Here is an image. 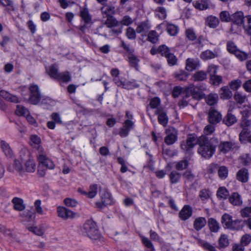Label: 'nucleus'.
<instances>
[{"label": "nucleus", "instance_id": "13", "mask_svg": "<svg viewBox=\"0 0 251 251\" xmlns=\"http://www.w3.org/2000/svg\"><path fill=\"white\" fill-rule=\"evenodd\" d=\"M58 216L64 219H67L69 218H73L75 217V213L66 208L64 207H58L57 208Z\"/></svg>", "mask_w": 251, "mask_h": 251}, {"label": "nucleus", "instance_id": "26", "mask_svg": "<svg viewBox=\"0 0 251 251\" xmlns=\"http://www.w3.org/2000/svg\"><path fill=\"white\" fill-rule=\"evenodd\" d=\"M237 119L235 115L231 114L229 110L226 115L223 119V122L227 126H230L236 123Z\"/></svg>", "mask_w": 251, "mask_h": 251}, {"label": "nucleus", "instance_id": "15", "mask_svg": "<svg viewBox=\"0 0 251 251\" xmlns=\"http://www.w3.org/2000/svg\"><path fill=\"white\" fill-rule=\"evenodd\" d=\"M0 147L6 157L10 158H12L13 157V151L8 143L5 141L1 140L0 142Z\"/></svg>", "mask_w": 251, "mask_h": 251}, {"label": "nucleus", "instance_id": "42", "mask_svg": "<svg viewBox=\"0 0 251 251\" xmlns=\"http://www.w3.org/2000/svg\"><path fill=\"white\" fill-rule=\"evenodd\" d=\"M217 196L219 199H226L229 196V192L226 187H221L217 192Z\"/></svg>", "mask_w": 251, "mask_h": 251}, {"label": "nucleus", "instance_id": "2", "mask_svg": "<svg viewBox=\"0 0 251 251\" xmlns=\"http://www.w3.org/2000/svg\"><path fill=\"white\" fill-rule=\"evenodd\" d=\"M221 223L225 228L231 230H239L243 227L240 220H233L232 216L227 213H225L222 216Z\"/></svg>", "mask_w": 251, "mask_h": 251}, {"label": "nucleus", "instance_id": "56", "mask_svg": "<svg viewBox=\"0 0 251 251\" xmlns=\"http://www.w3.org/2000/svg\"><path fill=\"white\" fill-rule=\"evenodd\" d=\"M129 62L132 67L135 68L136 70L138 69V63L139 60L136 56L133 54H129L128 56Z\"/></svg>", "mask_w": 251, "mask_h": 251}, {"label": "nucleus", "instance_id": "22", "mask_svg": "<svg viewBox=\"0 0 251 251\" xmlns=\"http://www.w3.org/2000/svg\"><path fill=\"white\" fill-rule=\"evenodd\" d=\"M101 11L103 15H105V17H110L113 16L115 13V7L112 5L105 4L101 8Z\"/></svg>", "mask_w": 251, "mask_h": 251}, {"label": "nucleus", "instance_id": "61", "mask_svg": "<svg viewBox=\"0 0 251 251\" xmlns=\"http://www.w3.org/2000/svg\"><path fill=\"white\" fill-rule=\"evenodd\" d=\"M21 216L25 218L28 221H32L35 218V215L30 211H25L23 213L20 214Z\"/></svg>", "mask_w": 251, "mask_h": 251}, {"label": "nucleus", "instance_id": "64", "mask_svg": "<svg viewBox=\"0 0 251 251\" xmlns=\"http://www.w3.org/2000/svg\"><path fill=\"white\" fill-rule=\"evenodd\" d=\"M247 19V24H243V26L247 32L251 35V15L246 17Z\"/></svg>", "mask_w": 251, "mask_h": 251}, {"label": "nucleus", "instance_id": "52", "mask_svg": "<svg viewBox=\"0 0 251 251\" xmlns=\"http://www.w3.org/2000/svg\"><path fill=\"white\" fill-rule=\"evenodd\" d=\"M26 170L27 172H33L36 169V165L34 160H28L25 163Z\"/></svg>", "mask_w": 251, "mask_h": 251}, {"label": "nucleus", "instance_id": "23", "mask_svg": "<svg viewBox=\"0 0 251 251\" xmlns=\"http://www.w3.org/2000/svg\"><path fill=\"white\" fill-rule=\"evenodd\" d=\"M12 202L14 205V209L15 210L22 211L25 208L24 200L21 198L14 197L12 200Z\"/></svg>", "mask_w": 251, "mask_h": 251}, {"label": "nucleus", "instance_id": "29", "mask_svg": "<svg viewBox=\"0 0 251 251\" xmlns=\"http://www.w3.org/2000/svg\"><path fill=\"white\" fill-rule=\"evenodd\" d=\"M220 96L221 99L227 100L232 96V92L227 86L222 87L219 91Z\"/></svg>", "mask_w": 251, "mask_h": 251}, {"label": "nucleus", "instance_id": "49", "mask_svg": "<svg viewBox=\"0 0 251 251\" xmlns=\"http://www.w3.org/2000/svg\"><path fill=\"white\" fill-rule=\"evenodd\" d=\"M158 40V35L155 30H151L148 35V40L151 43L154 44Z\"/></svg>", "mask_w": 251, "mask_h": 251}, {"label": "nucleus", "instance_id": "30", "mask_svg": "<svg viewBox=\"0 0 251 251\" xmlns=\"http://www.w3.org/2000/svg\"><path fill=\"white\" fill-rule=\"evenodd\" d=\"M105 196L108 198V200L104 199L103 197L102 198V201L101 202H97L96 203V206L99 208H102L107 205L111 204L112 203L111 196L109 193L105 192Z\"/></svg>", "mask_w": 251, "mask_h": 251}, {"label": "nucleus", "instance_id": "48", "mask_svg": "<svg viewBox=\"0 0 251 251\" xmlns=\"http://www.w3.org/2000/svg\"><path fill=\"white\" fill-rule=\"evenodd\" d=\"M198 243L203 247L205 249L209 251H216L215 248L208 243L201 240L199 238H197Z\"/></svg>", "mask_w": 251, "mask_h": 251}, {"label": "nucleus", "instance_id": "11", "mask_svg": "<svg viewBox=\"0 0 251 251\" xmlns=\"http://www.w3.org/2000/svg\"><path fill=\"white\" fill-rule=\"evenodd\" d=\"M155 114L158 116L159 123L163 126H166L168 124L169 118L165 110L163 108L159 107L156 110Z\"/></svg>", "mask_w": 251, "mask_h": 251}, {"label": "nucleus", "instance_id": "31", "mask_svg": "<svg viewBox=\"0 0 251 251\" xmlns=\"http://www.w3.org/2000/svg\"><path fill=\"white\" fill-rule=\"evenodd\" d=\"M206 220L204 217L197 218L194 222V227L197 230H200L206 224Z\"/></svg>", "mask_w": 251, "mask_h": 251}, {"label": "nucleus", "instance_id": "40", "mask_svg": "<svg viewBox=\"0 0 251 251\" xmlns=\"http://www.w3.org/2000/svg\"><path fill=\"white\" fill-rule=\"evenodd\" d=\"M207 0H201V1H195L193 2V5L195 7L198 9L201 10H206L209 7Z\"/></svg>", "mask_w": 251, "mask_h": 251}, {"label": "nucleus", "instance_id": "12", "mask_svg": "<svg viewBox=\"0 0 251 251\" xmlns=\"http://www.w3.org/2000/svg\"><path fill=\"white\" fill-rule=\"evenodd\" d=\"M167 136L165 138V143L171 145L173 144L177 140V132L175 128L169 127L166 130Z\"/></svg>", "mask_w": 251, "mask_h": 251}, {"label": "nucleus", "instance_id": "38", "mask_svg": "<svg viewBox=\"0 0 251 251\" xmlns=\"http://www.w3.org/2000/svg\"><path fill=\"white\" fill-rule=\"evenodd\" d=\"M174 78L179 81H184L187 79L188 74L185 71L179 70L173 74Z\"/></svg>", "mask_w": 251, "mask_h": 251}, {"label": "nucleus", "instance_id": "50", "mask_svg": "<svg viewBox=\"0 0 251 251\" xmlns=\"http://www.w3.org/2000/svg\"><path fill=\"white\" fill-rule=\"evenodd\" d=\"M71 79L70 73L66 71L63 73H60L58 78L57 80L62 81L63 82H68Z\"/></svg>", "mask_w": 251, "mask_h": 251}, {"label": "nucleus", "instance_id": "58", "mask_svg": "<svg viewBox=\"0 0 251 251\" xmlns=\"http://www.w3.org/2000/svg\"><path fill=\"white\" fill-rule=\"evenodd\" d=\"M139 86V85L137 82L135 80H133L125 82L123 88L126 89H132L135 88H137Z\"/></svg>", "mask_w": 251, "mask_h": 251}, {"label": "nucleus", "instance_id": "6", "mask_svg": "<svg viewBox=\"0 0 251 251\" xmlns=\"http://www.w3.org/2000/svg\"><path fill=\"white\" fill-rule=\"evenodd\" d=\"M29 91L30 92L29 102L32 104H37L42 97L38 86L37 85H31L29 87Z\"/></svg>", "mask_w": 251, "mask_h": 251}, {"label": "nucleus", "instance_id": "60", "mask_svg": "<svg viewBox=\"0 0 251 251\" xmlns=\"http://www.w3.org/2000/svg\"><path fill=\"white\" fill-rule=\"evenodd\" d=\"M28 113V110L25 107L20 105H18L17 106V109L16 110V113L17 115L25 116V115H26Z\"/></svg>", "mask_w": 251, "mask_h": 251}, {"label": "nucleus", "instance_id": "20", "mask_svg": "<svg viewBox=\"0 0 251 251\" xmlns=\"http://www.w3.org/2000/svg\"><path fill=\"white\" fill-rule=\"evenodd\" d=\"M80 16L86 24H89L92 23V16L86 7L80 8Z\"/></svg>", "mask_w": 251, "mask_h": 251}, {"label": "nucleus", "instance_id": "9", "mask_svg": "<svg viewBox=\"0 0 251 251\" xmlns=\"http://www.w3.org/2000/svg\"><path fill=\"white\" fill-rule=\"evenodd\" d=\"M222 119V115L215 109L211 108L208 112V120L212 125H215L219 123Z\"/></svg>", "mask_w": 251, "mask_h": 251}, {"label": "nucleus", "instance_id": "28", "mask_svg": "<svg viewBox=\"0 0 251 251\" xmlns=\"http://www.w3.org/2000/svg\"><path fill=\"white\" fill-rule=\"evenodd\" d=\"M194 81H201L207 78V73L204 71H198L195 72L192 76Z\"/></svg>", "mask_w": 251, "mask_h": 251}, {"label": "nucleus", "instance_id": "21", "mask_svg": "<svg viewBox=\"0 0 251 251\" xmlns=\"http://www.w3.org/2000/svg\"><path fill=\"white\" fill-rule=\"evenodd\" d=\"M0 96L5 100L14 103L20 102L19 98L15 95H13L4 90L0 91Z\"/></svg>", "mask_w": 251, "mask_h": 251}, {"label": "nucleus", "instance_id": "27", "mask_svg": "<svg viewBox=\"0 0 251 251\" xmlns=\"http://www.w3.org/2000/svg\"><path fill=\"white\" fill-rule=\"evenodd\" d=\"M234 145L235 144L230 141L223 142L219 145V149L221 152L226 153L234 147Z\"/></svg>", "mask_w": 251, "mask_h": 251}, {"label": "nucleus", "instance_id": "7", "mask_svg": "<svg viewBox=\"0 0 251 251\" xmlns=\"http://www.w3.org/2000/svg\"><path fill=\"white\" fill-rule=\"evenodd\" d=\"M134 127V122L129 119H126L123 124V126L120 129L119 134L123 138L128 135L129 131Z\"/></svg>", "mask_w": 251, "mask_h": 251}, {"label": "nucleus", "instance_id": "14", "mask_svg": "<svg viewBox=\"0 0 251 251\" xmlns=\"http://www.w3.org/2000/svg\"><path fill=\"white\" fill-rule=\"evenodd\" d=\"M193 210L189 205H185L179 213V218L185 221L188 219L192 215Z\"/></svg>", "mask_w": 251, "mask_h": 251}, {"label": "nucleus", "instance_id": "57", "mask_svg": "<svg viewBox=\"0 0 251 251\" xmlns=\"http://www.w3.org/2000/svg\"><path fill=\"white\" fill-rule=\"evenodd\" d=\"M165 57L169 66H172L176 64L177 59L176 56L171 52Z\"/></svg>", "mask_w": 251, "mask_h": 251}, {"label": "nucleus", "instance_id": "51", "mask_svg": "<svg viewBox=\"0 0 251 251\" xmlns=\"http://www.w3.org/2000/svg\"><path fill=\"white\" fill-rule=\"evenodd\" d=\"M188 165V161L186 159H184L176 162L175 168L177 170L181 171L187 168Z\"/></svg>", "mask_w": 251, "mask_h": 251}, {"label": "nucleus", "instance_id": "32", "mask_svg": "<svg viewBox=\"0 0 251 251\" xmlns=\"http://www.w3.org/2000/svg\"><path fill=\"white\" fill-rule=\"evenodd\" d=\"M231 203L234 205H240L242 203L241 196L238 193H233L229 199Z\"/></svg>", "mask_w": 251, "mask_h": 251}, {"label": "nucleus", "instance_id": "8", "mask_svg": "<svg viewBox=\"0 0 251 251\" xmlns=\"http://www.w3.org/2000/svg\"><path fill=\"white\" fill-rule=\"evenodd\" d=\"M240 125L243 129L239 134V139L241 142H244L246 141L247 138L248 139L249 137L248 136L251 132L250 126L251 125V121H245L244 122H241Z\"/></svg>", "mask_w": 251, "mask_h": 251}, {"label": "nucleus", "instance_id": "45", "mask_svg": "<svg viewBox=\"0 0 251 251\" xmlns=\"http://www.w3.org/2000/svg\"><path fill=\"white\" fill-rule=\"evenodd\" d=\"M88 193V198L92 199L94 198L98 193V185L92 184L89 186V191Z\"/></svg>", "mask_w": 251, "mask_h": 251}, {"label": "nucleus", "instance_id": "53", "mask_svg": "<svg viewBox=\"0 0 251 251\" xmlns=\"http://www.w3.org/2000/svg\"><path fill=\"white\" fill-rule=\"evenodd\" d=\"M186 38L190 41H194L197 39V36L194 29L188 28L185 31Z\"/></svg>", "mask_w": 251, "mask_h": 251}, {"label": "nucleus", "instance_id": "3", "mask_svg": "<svg viewBox=\"0 0 251 251\" xmlns=\"http://www.w3.org/2000/svg\"><path fill=\"white\" fill-rule=\"evenodd\" d=\"M226 47L228 51L234 54L240 61H244L249 58V54L238 50L233 42L231 41H228Z\"/></svg>", "mask_w": 251, "mask_h": 251}, {"label": "nucleus", "instance_id": "10", "mask_svg": "<svg viewBox=\"0 0 251 251\" xmlns=\"http://www.w3.org/2000/svg\"><path fill=\"white\" fill-rule=\"evenodd\" d=\"M186 89L187 92L190 93L195 99L201 100L205 97L204 94L200 92L198 86L194 84H190Z\"/></svg>", "mask_w": 251, "mask_h": 251}, {"label": "nucleus", "instance_id": "44", "mask_svg": "<svg viewBox=\"0 0 251 251\" xmlns=\"http://www.w3.org/2000/svg\"><path fill=\"white\" fill-rule=\"evenodd\" d=\"M156 16L161 20L165 19L167 17L166 10L164 7H158L155 10Z\"/></svg>", "mask_w": 251, "mask_h": 251}, {"label": "nucleus", "instance_id": "16", "mask_svg": "<svg viewBox=\"0 0 251 251\" xmlns=\"http://www.w3.org/2000/svg\"><path fill=\"white\" fill-rule=\"evenodd\" d=\"M244 16L243 13L242 11H238L231 15V21L234 25H237L238 26H241L243 25V20Z\"/></svg>", "mask_w": 251, "mask_h": 251}, {"label": "nucleus", "instance_id": "62", "mask_svg": "<svg viewBox=\"0 0 251 251\" xmlns=\"http://www.w3.org/2000/svg\"><path fill=\"white\" fill-rule=\"evenodd\" d=\"M234 99L237 103L242 104L245 102L246 97L238 92H237L234 94Z\"/></svg>", "mask_w": 251, "mask_h": 251}, {"label": "nucleus", "instance_id": "25", "mask_svg": "<svg viewBox=\"0 0 251 251\" xmlns=\"http://www.w3.org/2000/svg\"><path fill=\"white\" fill-rule=\"evenodd\" d=\"M237 180L242 182H246L249 179V173L246 169L242 168L238 171L236 175Z\"/></svg>", "mask_w": 251, "mask_h": 251}, {"label": "nucleus", "instance_id": "35", "mask_svg": "<svg viewBox=\"0 0 251 251\" xmlns=\"http://www.w3.org/2000/svg\"><path fill=\"white\" fill-rule=\"evenodd\" d=\"M48 73L50 77L55 79H57L60 74L58 72L57 66L55 64L50 66Z\"/></svg>", "mask_w": 251, "mask_h": 251}, {"label": "nucleus", "instance_id": "55", "mask_svg": "<svg viewBox=\"0 0 251 251\" xmlns=\"http://www.w3.org/2000/svg\"><path fill=\"white\" fill-rule=\"evenodd\" d=\"M210 83L214 85H219L222 82V77L216 74L210 77Z\"/></svg>", "mask_w": 251, "mask_h": 251}, {"label": "nucleus", "instance_id": "63", "mask_svg": "<svg viewBox=\"0 0 251 251\" xmlns=\"http://www.w3.org/2000/svg\"><path fill=\"white\" fill-rule=\"evenodd\" d=\"M242 81L240 79H237L232 80L229 84L230 88L233 90H236L241 85Z\"/></svg>", "mask_w": 251, "mask_h": 251}, {"label": "nucleus", "instance_id": "17", "mask_svg": "<svg viewBox=\"0 0 251 251\" xmlns=\"http://www.w3.org/2000/svg\"><path fill=\"white\" fill-rule=\"evenodd\" d=\"M205 24L210 28H215L218 26L220 20L217 17L210 15L205 18Z\"/></svg>", "mask_w": 251, "mask_h": 251}, {"label": "nucleus", "instance_id": "41", "mask_svg": "<svg viewBox=\"0 0 251 251\" xmlns=\"http://www.w3.org/2000/svg\"><path fill=\"white\" fill-rule=\"evenodd\" d=\"M218 100V96L216 94H210L205 98L206 103L211 106L217 103Z\"/></svg>", "mask_w": 251, "mask_h": 251}, {"label": "nucleus", "instance_id": "59", "mask_svg": "<svg viewBox=\"0 0 251 251\" xmlns=\"http://www.w3.org/2000/svg\"><path fill=\"white\" fill-rule=\"evenodd\" d=\"M218 175L221 179H225L228 175V169L226 166H221L218 170Z\"/></svg>", "mask_w": 251, "mask_h": 251}, {"label": "nucleus", "instance_id": "36", "mask_svg": "<svg viewBox=\"0 0 251 251\" xmlns=\"http://www.w3.org/2000/svg\"><path fill=\"white\" fill-rule=\"evenodd\" d=\"M181 176V175L180 173L176 171H173L169 175L171 183L172 184L178 183L180 180Z\"/></svg>", "mask_w": 251, "mask_h": 251}, {"label": "nucleus", "instance_id": "43", "mask_svg": "<svg viewBox=\"0 0 251 251\" xmlns=\"http://www.w3.org/2000/svg\"><path fill=\"white\" fill-rule=\"evenodd\" d=\"M217 56V53L210 50H206L202 52L201 55V58L203 60H208L214 58Z\"/></svg>", "mask_w": 251, "mask_h": 251}, {"label": "nucleus", "instance_id": "5", "mask_svg": "<svg viewBox=\"0 0 251 251\" xmlns=\"http://www.w3.org/2000/svg\"><path fill=\"white\" fill-rule=\"evenodd\" d=\"M199 138L193 135H189L186 141H183L181 144V149L185 151H190L197 144L199 145Z\"/></svg>", "mask_w": 251, "mask_h": 251}, {"label": "nucleus", "instance_id": "54", "mask_svg": "<svg viewBox=\"0 0 251 251\" xmlns=\"http://www.w3.org/2000/svg\"><path fill=\"white\" fill-rule=\"evenodd\" d=\"M220 20L223 22H228L231 20V16L227 11H223L219 14Z\"/></svg>", "mask_w": 251, "mask_h": 251}, {"label": "nucleus", "instance_id": "33", "mask_svg": "<svg viewBox=\"0 0 251 251\" xmlns=\"http://www.w3.org/2000/svg\"><path fill=\"white\" fill-rule=\"evenodd\" d=\"M165 27L168 33L171 36H176L178 32L179 27L175 25L167 23Z\"/></svg>", "mask_w": 251, "mask_h": 251}, {"label": "nucleus", "instance_id": "1", "mask_svg": "<svg viewBox=\"0 0 251 251\" xmlns=\"http://www.w3.org/2000/svg\"><path fill=\"white\" fill-rule=\"evenodd\" d=\"M218 143L217 138L213 137L209 139L206 136H201L199 138L198 152L202 157L209 159L215 153Z\"/></svg>", "mask_w": 251, "mask_h": 251}, {"label": "nucleus", "instance_id": "4", "mask_svg": "<svg viewBox=\"0 0 251 251\" xmlns=\"http://www.w3.org/2000/svg\"><path fill=\"white\" fill-rule=\"evenodd\" d=\"M83 233L87 235H96L98 232L96 223L91 219L86 221L83 225Z\"/></svg>", "mask_w": 251, "mask_h": 251}, {"label": "nucleus", "instance_id": "18", "mask_svg": "<svg viewBox=\"0 0 251 251\" xmlns=\"http://www.w3.org/2000/svg\"><path fill=\"white\" fill-rule=\"evenodd\" d=\"M151 28V25L148 20L143 21L139 24L136 31L140 34H146Z\"/></svg>", "mask_w": 251, "mask_h": 251}, {"label": "nucleus", "instance_id": "37", "mask_svg": "<svg viewBox=\"0 0 251 251\" xmlns=\"http://www.w3.org/2000/svg\"><path fill=\"white\" fill-rule=\"evenodd\" d=\"M104 24L108 27L112 28L118 26L120 24V22L114 17V16H110V17L107 18Z\"/></svg>", "mask_w": 251, "mask_h": 251}, {"label": "nucleus", "instance_id": "39", "mask_svg": "<svg viewBox=\"0 0 251 251\" xmlns=\"http://www.w3.org/2000/svg\"><path fill=\"white\" fill-rule=\"evenodd\" d=\"M141 240L143 245L147 248L146 251H155L153 244L148 238L145 236H141Z\"/></svg>", "mask_w": 251, "mask_h": 251}, {"label": "nucleus", "instance_id": "34", "mask_svg": "<svg viewBox=\"0 0 251 251\" xmlns=\"http://www.w3.org/2000/svg\"><path fill=\"white\" fill-rule=\"evenodd\" d=\"M37 157L38 162L39 163L43 162V160L48 157L46 151L41 146H38V148H37Z\"/></svg>", "mask_w": 251, "mask_h": 251}, {"label": "nucleus", "instance_id": "24", "mask_svg": "<svg viewBox=\"0 0 251 251\" xmlns=\"http://www.w3.org/2000/svg\"><path fill=\"white\" fill-rule=\"evenodd\" d=\"M208 226L209 230L214 233H217L218 232L220 228V226L219 223L215 219L210 218L208 220Z\"/></svg>", "mask_w": 251, "mask_h": 251}, {"label": "nucleus", "instance_id": "19", "mask_svg": "<svg viewBox=\"0 0 251 251\" xmlns=\"http://www.w3.org/2000/svg\"><path fill=\"white\" fill-rule=\"evenodd\" d=\"M200 65L198 59L189 58L186 61V69L188 71H192Z\"/></svg>", "mask_w": 251, "mask_h": 251}, {"label": "nucleus", "instance_id": "47", "mask_svg": "<svg viewBox=\"0 0 251 251\" xmlns=\"http://www.w3.org/2000/svg\"><path fill=\"white\" fill-rule=\"evenodd\" d=\"M183 176L185 179V182H192L195 178V176L191 171L188 170L183 173Z\"/></svg>", "mask_w": 251, "mask_h": 251}, {"label": "nucleus", "instance_id": "46", "mask_svg": "<svg viewBox=\"0 0 251 251\" xmlns=\"http://www.w3.org/2000/svg\"><path fill=\"white\" fill-rule=\"evenodd\" d=\"M30 144L31 146L37 148L41 143L40 138L36 135H31L30 137Z\"/></svg>", "mask_w": 251, "mask_h": 251}]
</instances>
